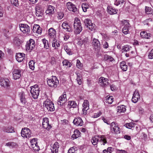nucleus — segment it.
Returning <instances> with one entry per match:
<instances>
[{
  "label": "nucleus",
  "instance_id": "obj_54",
  "mask_svg": "<svg viewBox=\"0 0 153 153\" xmlns=\"http://www.w3.org/2000/svg\"><path fill=\"white\" fill-rule=\"evenodd\" d=\"M76 150L74 147L70 148L68 150V153H75Z\"/></svg>",
  "mask_w": 153,
  "mask_h": 153
},
{
  "label": "nucleus",
  "instance_id": "obj_37",
  "mask_svg": "<svg viewBox=\"0 0 153 153\" xmlns=\"http://www.w3.org/2000/svg\"><path fill=\"white\" fill-rule=\"evenodd\" d=\"M103 59L105 61H108L112 62L114 60V59L113 57L111 56L105 54L104 55Z\"/></svg>",
  "mask_w": 153,
  "mask_h": 153
},
{
  "label": "nucleus",
  "instance_id": "obj_15",
  "mask_svg": "<svg viewBox=\"0 0 153 153\" xmlns=\"http://www.w3.org/2000/svg\"><path fill=\"white\" fill-rule=\"evenodd\" d=\"M1 85L6 88H8L10 87V82L7 78H1L0 79Z\"/></svg>",
  "mask_w": 153,
  "mask_h": 153
},
{
  "label": "nucleus",
  "instance_id": "obj_45",
  "mask_svg": "<svg viewBox=\"0 0 153 153\" xmlns=\"http://www.w3.org/2000/svg\"><path fill=\"white\" fill-rule=\"evenodd\" d=\"M62 63L63 65L70 67L71 66V63L67 60H64L63 61Z\"/></svg>",
  "mask_w": 153,
  "mask_h": 153
},
{
  "label": "nucleus",
  "instance_id": "obj_51",
  "mask_svg": "<svg viewBox=\"0 0 153 153\" xmlns=\"http://www.w3.org/2000/svg\"><path fill=\"white\" fill-rule=\"evenodd\" d=\"M39 27V25H34L32 29V30L34 33H36L37 31V29Z\"/></svg>",
  "mask_w": 153,
  "mask_h": 153
},
{
  "label": "nucleus",
  "instance_id": "obj_17",
  "mask_svg": "<svg viewBox=\"0 0 153 153\" xmlns=\"http://www.w3.org/2000/svg\"><path fill=\"white\" fill-rule=\"evenodd\" d=\"M66 5L67 8L70 11H71L74 12L77 11V8L76 7L75 5L74 4L71 2H69L67 3Z\"/></svg>",
  "mask_w": 153,
  "mask_h": 153
},
{
  "label": "nucleus",
  "instance_id": "obj_10",
  "mask_svg": "<svg viewBox=\"0 0 153 153\" xmlns=\"http://www.w3.org/2000/svg\"><path fill=\"white\" fill-rule=\"evenodd\" d=\"M20 30L24 33L28 34L30 33V27L27 24H21L19 25Z\"/></svg>",
  "mask_w": 153,
  "mask_h": 153
},
{
  "label": "nucleus",
  "instance_id": "obj_43",
  "mask_svg": "<svg viewBox=\"0 0 153 153\" xmlns=\"http://www.w3.org/2000/svg\"><path fill=\"white\" fill-rule=\"evenodd\" d=\"M35 62L33 60L30 61L29 62V67L32 70H33L34 69V64Z\"/></svg>",
  "mask_w": 153,
  "mask_h": 153
},
{
  "label": "nucleus",
  "instance_id": "obj_13",
  "mask_svg": "<svg viewBox=\"0 0 153 153\" xmlns=\"http://www.w3.org/2000/svg\"><path fill=\"white\" fill-rule=\"evenodd\" d=\"M85 27L88 28L90 30L92 31L94 29L95 25L91 23V20L88 19H85L84 21Z\"/></svg>",
  "mask_w": 153,
  "mask_h": 153
},
{
  "label": "nucleus",
  "instance_id": "obj_32",
  "mask_svg": "<svg viewBox=\"0 0 153 153\" xmlns=\"http://www.w3.org/2000/svg\"><path fill=\"white\" fill-rule=\"evenodd\" d=\"M52 46L53 47L56 48L59 47L60 46L59 42H57L56 39H53V41H52Z\"/></svg>",
  "mask_w": 153,
  "mask_h": 153
},
{
  "label": "nucleus",
  "instance_id": "obj_64",
  "mask_svg": "<svg viewBox=\"0 0 153 153\" xmlns=\"http://www.w3.org/2000/svg\"><path fill=\"white\" fill-rule=\"evenodd\" d=\"M138 110L139 113L140 114H143L144 112L143 109L141 107L139 108Z\"/></svg>",
  "mask_w": 153,
  "mask_h": 153
},
{
  "label": "nucleus",
  "instance_id": "obj_7",
  "mask_svg": "<svg viewBox=\"0 0 153 153\" xmlns=\"http://www.w3.org/2000/svg\"><path fill=\"white\" fill-rule=\"evenodd\" d=\"M35 45L34 40L30 39L27 42L25 45L26 50L27 51L30 52L34 48Z\"/></svg>",
  "mask_w": 153,
  "mask_h": 153
},
{
  "label": "nucleus",
  "instance_id": "obj_33",
  "mask_svg": "<svg viewBox=\"0 0 153 153\" xmlns=\"http://www.w3.org/2000/svg\"><path fill=\"white\" fill-rule=\"evenodd\" d=\"M77 105L75 101H69L68 102V107L71 108H75Z\"/></svg>",
  "mask_w": 153,
  "mask_h": 153
},
{
  "label": "nucleus",
  "instance_id": "obj_49",
  "mask_svg": "<svg viewBox=\"0 0 153 153\" xmlns=\"http://www.w3.org/2000/svg\"><path fill=\"white\" fill-rule=\"evenodd\" d=\"M31 147L33 148V149L35 151H39L40 149L39 146L37 143L31 146Z\"/></svg>",
  "mask_w": 153,
  "mask_h": 153
},
{
  "label": "nucleus",
  "instance_id": "obj_53",
  "mask_svg": "<svg viewBox=\"0 0 153 153\" xmlns=\"http://www.w3.org/2000/svg\"><path fill=\"white\" fill-rule=\"evenodd\" d=\"M112 151L111 147H108L107 149H105L103 151V153H111Z\"/></svg>",
  "mask_w": 153,
  "mask_h": 153
},
{
  "label": "nucleus",
  "instance_id": "obj_60",
  "mask_svg": "<svg viewBox=\"0 0 153 153\" xmlns=\"http://www.w3.org/2000/svg\"><path fill=\"white\" fill-rule=\"evenodd\" d=\"M30 143H31V146L37 143L35 138H33L30 141Z\"/></svg>",
  "mask_w": 153,
  "mask_h": 153
},
{
  "label": "nucleus",
  "instance_id": "obj_31",
  "mask_svg": "<svg viewBox=\"0 0 153 153\" xmlns=\"http://www.w3.org/2000/svg\"><path fill=\"white\" fill-rule=\"evenodd\" d=\"M117 108V112L119 113L124 112L126 110L125 106L124 105H121L118 106Z\"/></svg>",
  "mask_w": 153,
  "mask_h": 153
},
{
  "label": "nucleus",
  "instance_id": "obj_27",
  "mask_svg": "<svg viewBox=\"0 0 153 153\" xmlns=\"http://www.w3.org/2000/svg\"><path fill=\"white\" fill-rule=\"evenodd\" d=\"M108 12L110 14L113 15L117 13L116 10L111 6H108L107 7Z\"/></svg>",
  "mask_w": 153,
  "mask_h": 153
},
{
  "label": "nucleus",
  "instance_id": "obj_8",
  "mask_svg": "<svg viewBox=\"0 0 153 153\" xmlns=\"http://www.w3.org/2000/svg\"><path fill=\"white\" fill-rule=\"evenodd\" d=\"M21 136L24 138H29L32 135L30 130L27 128H22L21 132Z\"/></svg>",
  "mask_w": 153,
  "mask_h": 153
},
{
  "label": "nucleus",
  "instance_id": "obj_21",
  "mask_svg": "<svg viewBox=\"0 0 153 153\" xmlns=\"http://www.w3.org/2000/svg\"><path fill=\"white\" fill-rule=\"evenodd\" d=\"M59 144L58 142H56L54 144L51 146V150L52 153H58Z\"/></svg>",
  "mask_w": 153,
  "mask_h": 153
},
{
  "label": "nucleus",
  "instance_id": "obj_23",
  "mask_svg": "<svg viewBox=\"0 0 153 153\" xmlns=\"http://www.w3.org/2000/svg\"><path fill=\"white\" fill-rule=\"evenodd\" d=\"M73 122L74 125L77 126H82L83 123L82 119L80 117L75 118L74 119Z\"/></svg>",
  "mask_w": 153,
  "mask_h": 153
},
{
  "label": "nucleus",
  "instance_id": "obj_18",
  "mask_svg": "<svg viewBox=\"0 0 153 153\" xmlns=\"http://www.w3.org/2000/svg\"><path fill=\"white\" fill-rule=\"evenodd\" d=\"M140 98V96L139 94V91L136 90L134 91L132 99L133 102L135 103L137 102L139 99Z\"/></svg>",
  "mask_w": 153,
  "mask_h": 153
},
{
  "label": "nucleus",
  "instance_id": "obj_30",
  "mask_svg": "<svg viewBox=\"0 0 153 153\" xmlns=\"http://www.w3.org/2000/svg\"><path fill=\"white\" fill-rule=\"evenodd\" d=\"M63 29L65 30L66 31H70L71 30V28L68 25V23L66 22H64L62 25Z\"/></svg>",
  "mask_w": 153,
  "mask_h": 153
},
{
  "label": "nucleus",
  "instance_id": "obj_50",
  "mask_svg": "<svg viewBox=\"0 0 153 153\" xmlns=\"http://www.w3.org/2000/svg\"><path fill=\"white\" fill-rule=\"evenodd\" d=\"M76 66L77 67L79 68H81L82 66V64L80 62V60L79 59L77 60Z\"/></svg>",
  "mask_w": 153,
  "mask_h": 153
},
{
  "label": "nucleus",
  "instance_id": "obj_9",
  "mask_svg": "<svg viewBox=\"0 0 153 153\" xmlns=\"http://www.w3.org/2000/svg\"><path fill=\"white\" fill-rule=\"evenodd\" d=\"M99 83L100 85L103 88H106L109 85L108 79L103 77H101L99 79Z\"/></svg>",
  "mask_w": 153,
  "mask_h": 153
},
{
  "label": "nucleus",
  "instance_id": "obj_5",
  "mask_svg": "<svg viewBox=\"0 0 153 153\" xmlns=\"http://www.w3.org/2000/svg\"><path fill=\"white\" fill-rule=\"evenodd\" d=\"M47 82L49 86L54 88L56 87L59 83V80L57 77L54 76H53L51 79H48Z\"/></svg>",
  "mask_w": 153,
  "mask_h": 153
},
{
  "label": "nucleus",
  "instance_id": "obj_47",
  "mask_svg": "<svg viewBox=\"0 0 153 153\" xmlns=\"http://www.w3.org/2000/svg\"><path fill=\"white\" fill-rule=\"evenodd\" d=\"M145 12L146 13L148 14H151L152 12V9L151 7H146Z\"/></svg>",
  "mask_w": 153,
  "mask_h": 153
},
{
  "label": "nucleus",
  "instance_id": "obj_34",
  "mask_svg": "<svg viewBox=\"0 0 153 153\" xmlns=\"http://www.w3.org/2000/svg\"><path fill=\"white\" fill-rule=\"evenodd\" d=\"M120 67L121 69L124 71H126L127 69L128 66L126 65L125 61H122L120 63Z\"/></svg>",
  "mask_w": 153,
  "mask_h": 153
},
{
  "label": "nucleus",
  "instance_id": "obj_4",
  "mask_svg": "<svg viewBox=\"0 0 153 153\" xmlns=\"http://www.w3.org/2000/svg\"><path fill=\"white\" fill-rule=\"evenodd\" d=\"M43 106L46 107L47 110L50 111H53L55 110L54 104L49 99H47L43 102Z\"/></svg>",
  "mask_w": 153,
  "mask_h": 153
},
{
  "label": "nucleus",
  "instance_id": "obj_12",
  "mask_svg": "<svg viewBox=\"0 0 153 153\" xmlns=\"http://www.w3.org/2000/svg\"><path fill=\"white\" fill-rule=\"evenodd\" d=\"M42 125L44 129L48 131L52 127L51 125L49 124V119L47 117H45L43 119Z\"/></svg>",
  "mask_w": 153,
  "mask_h": 153
},
{
  "label": "nucleus",
  "instance_id": "obj_20",
  "mask_svg": "<svg viewBox=\"0 0 153 153\" xmlns=\"http://www.w3.org/2000/svg\"><path fill=\"white\" fill-rule=\"evenodd\" d=\"M36 15L38 17H42L43 15V11L41 9V7L38 5H36L35 8Z\"/></svg>",
  "mask_w": 153,
  "mask_h": 153
},
{
  "label": "nucleus",
  "instance_id": "obj_59",
  "mask_svg": "<svg viewBox=\"0 0 153 153\" xmlns=\"http://www.w3.org/2000/svg\"><path fill=\"white\" fill-rule=\"evenodd\" d=\"M77 83L79 84V85H81L82 84V79L81 78H77L76 79Z\"/></svg>",
  "mask_w": 153,
  "mask_h": 153
},
{
  "label": "nucleus",
  "instance_id": "obj_44",
  "mask_svg": "<svg viewBox=\"0 0 153 153\" xmlns=\"http://www.w3.org/2000/svg\"><path fill=\"white\" fill-rule=\"evenodd\" d=\"M82 7L83 11L84 12H86L87 9L88 8V5L85 3H83L82 5Z\"/></svg>",
  "mask_w": 153,
  "mask_h": 153
},
{
  "label": "nucleus",
  "instance_id": "obj_26",
  "mask_svg": "<svg viewBox=\"0 0 153 153\" xmlns=\"http://www.w3.org/2000/svg\"><path fill=\"white\" fill-rule=\"evenodd\" d=\"M140 35L144 39H149L151 37V34L144 31L141 32L140 33Z\"/></svg>",
  "mask_w": 153,
  "mask_h": 153
},
{
  "label": "nucleus",
  "instance_id": "obj_11",
  "mask_svg": "<svg viewBox=\"0 0 153 153\" xmlns=\"http://www.w3.org/2000/svg\"><path fill=\"white\" fill-rule=\"evenodd\" d=\"M123 25L124 26L122 29V32L125 34L129 33L130 24L128 20H124L121 21Z\"/></svg>",
  "mask_w": 153,
  "mask_h": 153
},
{
  "label": "nucleus",
  "instance_id": "obj_16",
  "mask_svg": "<svg viewBox=\"0 0 153 153\" xmlns=\"http://www.w3.org/2000/svg\"><path fill=\"white\" fill-rule=\"evenodd\" d=\"M92 45L96 51H98L100 48V44L97 39L94 38L92 41Z\"/></svg>",
  "mask_w": 153,
  "mask_h": 153
},
{
  "label": "nucleus",
  "instance_id": "obj_14",
  "mask_svg": "<svg viewBox=\"0 0 153 153\" xmlns=\"http://www.w3.org/2000/svg\"><path fill=\"white\" fill-rule=\"evenodd\" d=\"M21 70L20 69H15L12 71L13 78L14 80L19 79L21 76Z\"/></svg>",
  "mask_w": 153,
  "mask_h": 153
},
{
  "label": "nucleus",
  "instance_id": "obj_29",
  "mask_svg": "<svg viewBox=\"0 0 153 153\" xmlns=\"http://www.w3.org/2000/svg\"><path fill=\"white\" fill-rule=\"evenodd\" d=\"M54 7L52 6H48L47 9L46 11V13L48 14H52L54 13Z\"/></svg>",
  "mask_w": 153,
  "mask_h": 153
},
{
  "label": "nucleus",
  "instance_id": "obj_24",
  "mask_svg": "<svg viewBox=\"0 0 153 153\" xmlns=\"http://www.w3.org/2000/svg\"><path fill=\"white\" fill-rule=\"evenodd\" d=\"M83 108L82 110L83 111V114H85L84 111H85V114L86 113V111L89 109V102L87 100H84V102L82 104Z\"/></svg>",
  "mask_w": 153,
  "mask_h": 153
},
{
  "label": "nucleus",
  "instance_id": "obj_22",
  "mask_svg": "<svg viewBox=\"0 0 153 153\" xmlns=\"http://www.w3.org/2000/svg\"><path fill=\"white\" fill-rule=\"evenodd\" d=\"M25 54L24 53H19L16 56V60L19 62H21L25 58Z\"/></svg>",
  "mask_w": 153,
  "mask_h": 153
},
{
  "label": "nucleus",
  "instance_id": "obj_3",
  "mask_svg": "<svg viewBox=\"0 0 153 153\" xmlns=\"http://www.w3.org/2000/svg\"><path fill=\"white\" fill-rule=\"evenodd\" d=\"M30 92L32 97L34 99H37L39 95L40 90L39 85L36 84L30 87Z\"/></svg>",
  "mask_w": 153,
  "mask_h": 153
},
{
  "label": "nucleus",
  "instance_id": "obj_41",
  "mask_svg": "<svg viewBox=\"0 0 153 153\" xmlns=\"http://www.w3.org/2000/svg\"><path fill=\"white\" fill-rule=\"evenodd\" d=\"M3 131L7 133H11L14 132L13 128L11 127H4L3 128Z\"/></svg>",
  "mask_w": 153,
  "mask_h": 153
},
{
  "label": "nucleus",
  "instance_id": "obj_62",
  "mask_svg": "<svg viewBox=\"0 0 153 153\" xmlns=\"http://www.w3.org/2000/svg\"><path fill=\"white\" fill-rule=\"evenodd\" d=\"M37 31L36 33H37L38 34H40L42 31V29L41 27H40L39 25V27L37 29Z\"/></svg>",
  "mask_w": 153,
  "mask_h": 153
},
{
  "label": "nucleus",
  "instance_id": "obj_28",
  "mask_svg": "<svg viewBox=\"0 0 153 153\" xmlns=\"http://www.w3.org/2000/svg\"><path fill=\"white\" fill-rule=\"evenodd\" d=\"M19 95L20 97V100L21 102L24 104H25L26 101L25 97L24 92L22 91L19 93Z\"/></svg>",
  "mask_w": 153,
  "mask_h": 153
},
{
  "label": "nucleus",
  "instance_id": "obj_48",
  "mask_svg": "<svg viewBox=\"0 0 153 153\" xmlns=\"http://www.w3.org/2000/svg\"><path fill=\"white\" fill-rule=\"evenodd\" d=\"M11 4L16 7H18L19 4L18 0H11Z\"/></svg>",
  "mask_w": 153,
  "mask_h": 153
},
{
  "label": "nucleus",
  "instance_id": "obj_57",
  "mask_svg": "<svg viewBox=\"0 0 153 153\" xmlns=\"http://www.w3.org/2000/svg\"><path fill=\"white\" fill-rule=\"evenodd\" d=\"M102 113L100 111H99L97 113H95L94 115L93 116V117L94 118H96L99 117L101 114Z\"/></svg>",
  "mask_w": 153,
  "mask_h": 153
},
{
  "label": "nucleus",
  "instance_id": "obj_19",
  "mask_svg": "<svg viewBox=\"0 0 153 153\" xmlns=\"http://www.w3.org/2000/svg\"><path fill=\"white\" fill-rule=\"evenodd\" d=\"M65 93V92H64L63 94L59 97L58 100V104L62 105L66 101V96Z\"/></svg>",
  "mask_w": 153,
  "mask_h": 153
},
{
  "label": "nucleus",
  "instance_id": "obj_55",
  "mask_svg": "<svg viewBox=\"0 0 153 153\" xmlns=\"http://www.w3.org/2000/svg\"><path fill=\"white\" fill-rule=\"evenodd\" d=\"M58 18L60 19H62L64 16V14L61 12H58Z\"/></svg>",
  "mask_w": 153,
  "mask_h": 153
},
{
  "label": "nucleus",
  "instance_id": "obj_63",
  "mask_svg": "<svg viewBox=\"0 0 153 153\" xmlns=\"http://www.w3.org/2000/svg\"><path fill=\"white\" fill-rule=\"evenodd\" d=\"M4 13L2 7L0 6V16L2 17L3 16Z\"/></svg>",
  "mask_w": 153,
  "mask_h": 153
},
{
  "label": "nucleus",
  "instance_id": "obj_39",
  "mask_svg": "<svg viewBox=\"0 0 153 153\" xmlns=\"http://www.w3.org/2000/svg\"><path fill=\"white\" fill-rule=\"evenodd\" d=\"M106 98L105 102L107 103L111 104L113 101L114 99L113 97L112 96H109L108 97V96Z\"/></svg>",
  "mask_w": 153,
  "mask_h": 153
},
{
  "label": "nucleus",
  "instance_id": "obj_35",
  "mask_svg": "<svg viewBox=\"0 0 153 153\" xmlns=\"http://www.w3.org/2000/svg\"><path fill=\"white\" fill-rule=\"evenodd\" d=\"M135 126V123L133 122H131L129 123H127L125 125V126L127 128L133 129Z\"/></svg>",
  "mask_w": 153,
  "mask_h": 153
},
{
  "label": "nucleus",
  "instance_id": "obj_58",
  "mask_svg": "<svg viewBox=\"0 0 153 153\" xmlns=\"http://www.w3.org/2000/svg\"><path fill=\"white\" fill-rule=\"evenodd\" d=\"M4 36L7 38H9V31L8 30H5L4 32Z\"/></svg>",
  "mask_w": 153,
  "mask_h": 153
},
{
  "label": "nucleus",
  "instance_id": "obj_52",
  "mask_svg": "<svg viewBox=\"0 0 153 153\" xmlns=\"http://www.w3.org/2000/svg\"><path fill=\"white\" fill-rule=\"evenodd\" d=\"M148 58L149 59H153V49L149 52L148 55Z\"/></svg>",
  "mask_w": 153,
  "mask_h": 153
},
{
  "label": "nucleus",
  "instance_id": "obj_40",
  "mask_svg": "<svg viewBox=\"0 0 153 153\" xmlns=\"http://www.w3.org/2000/svg\"><path fill=\"white\" fill-rule=\"evenodd\" d=\"M131 47L129 46V45H125L123 47V48L122 49V52H123L129 51L131 50Z\"/></svg>",
  "mask_w": 153,
  "mask_h": 153
},
{
  "label": "nucleus",
  "instance_id": "obj_2",
  "mask_svg": "<svg viewBox=\"0 0 153 153\" xmlns=\"http://www.w3.org/2000/svg\"><path fill=\"white\" fill-rule=\"evenodd\" d=\"M74 33L76 34H79L82 30L80 21L76 17L74 19Z\"/></svg>",
  "mask_w": 153,
  "mask_h": 153
},
{
  "label": "nucleus",
  "instance_id": "obj_42",
  "mask_svg": "<svg viewBox=\"0 0 153 153\" xmlns=\"http://www.w3.org/2000/svg\"><path fill=\"white\" fill-rule=\"evenodd\" d=\"M42 42L44 44V48L46 49H48L49 47V45L48 41L45 39H43Z\"/></svg>",
  "mask_w": 153,
  "mask_h": 153
},
{
  "label": "nucleus",
  "instance_id": "obj_38",
  "mask_svg": "<svg viewBox=\"0 0 153 153\" xmlns=\"http://www.w3.org/2000/svg\"><path fill=\"white\" fill-rule=\"evenodd\" d=\"M21 40L17 37H15L13 39V42L14 44L17 46H19L21 44Z\"/></svg>",
  "mask_w": 153,
  "mask_h": 153
},
{
  "label": "nucleus",
  "instance_id": "obj_56",
  "mask_svg": "<svg viewBox=\"0 0 153 153\" xmlns=\"http://www.w3.org/2000/svg\"><path fill=\"white\" fill-rule=\"evenodd\" d=\"M74 134L78 137L80 136V132L78 130H75L74 131Z\"/></svg>",
  "mask_w": 153,
  "mask_h": 153
},
{
  "label": "nucleus",
  "instance_id": "obj_1",
  "mask_svg": "<svg viewBox=\"0 0 153 153\" xmlns=\"http://www.w3.org/2000/svg\"><path fill=\"white\" fill-rule=\"evenodd\" d=\"M91 141L94 145H97L99 141L101 145H103L107 143L106 138L104 135H95L92 138Z\"/></svg>",
  "mask_w": 153,
  "mask_h": 153
},
{
  "label": "nucleus",
  "instance_id": "obj_36",
  "mask_svg": "<svg viewBox=\"0 0 153 153\" xmlns=\"http://www.w3.org/2000/svg\"><path fill=\"white\" fill-rule=\"evenodd\" d=\"M6 145L11 148L16 147L18 146V144L16 143L12 142L6 143Z\"/></svg>",
  "mask_w": 153,
  "mask_h": 153
},
{
  "label": "nucleus",
  "instance_id": "obj_46",
  "mask_svg": "<svg viewBox=\"0 0 153 153\" xmlns=\"http://www.w3.org/2000/svg\"><path fill=\"white\" fill-rule=\"evenodd\" d=\"M114 4L117 6H118L120 4H122L123 3L124 0H114Z\"/></svg>",
  "mask_w": 153,
  "mask_h": 153
},
{
  "label": "nucleus",
  "instance_id": "obj_6",
  "mask_svg": "<svg viewBox=\"0 0 153 153\" xmlns=\"http://www.w3.org/2000/svg\"><path fill=\"white\" fill-rule=\"evenodd\" d=\"M110 126L111 131L112 133L115 134H118L120 133V129L118 125L115 122H112Z\"/></svg>",
  "mask_w": 153,
  "mask_h": 153
},
{
  "label": "nucleus",
  "instance_id": "obj_25",
  "mask_svg": "<svg viewBox=\"0 0 153 153\" xmlns=\"http://www.w3.org/2000/svg\"><path fill=\"white\" fill-rule=\"evenodd\" d=\"M56 31L53 28H51L48 30V35L51 38L55 39L56 36Z\"/></svg>",
  "mask_w": 153,
  "mask_h": 153
},
{
  "label": "nucleus",
  "instance_id": "obj_61",
  "mask_svg": "<svg viewBox=\"0 0 153 153\" xmlns=\"http://www.w3.org/2000/svg\"><path fill=\"white\" fill-rule=\"evenodd\" d=\"M88 40V38H85L82 41V42H83V44H84L85 45L86 44H88V43L89 42Z\"/></svg>",
  "mask_w": 153,
  "mask_h": 153
}]
</instances>
